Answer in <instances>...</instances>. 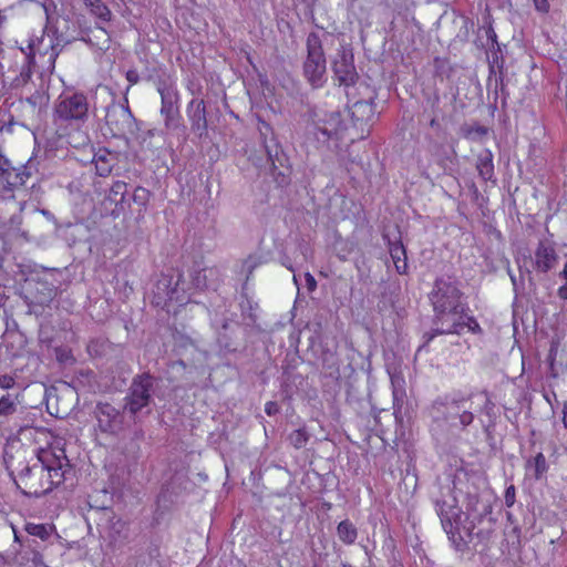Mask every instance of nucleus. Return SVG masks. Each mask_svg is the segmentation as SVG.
<instances>
[{
  "label": "nucleus",
  "instance_id": "obj_25",
  "mask_svg": "<svg viewBox=\"0 0 567 567\" xmlns=\"http://www.w3.org/2000/svg\"><path fill=\"white\" fill-rule=\"evenodd\" d=\"M174 302L178 303V305H185L188 302V299L186 296L178 295L177 287H175L174 289H172L167 292V300L165 302V306L168 308L167 311H171V307L173 306Z\"/></svg>",
  "mask_w": 567,
  "mask_h": 567
},
{
  "label": "nucleus",
  "instance_id": "obj_3",
  "mask_svg": "<svg viewBox=\"0 0 567 567\" xmlns=\"http://www.w3.org/2000/svg\"><path fill=\"white\" fill-rule=\"evenodd\" d=\"M441 406H444L446 412L445 420L451 426L460 425L465 427L474 420L472 410H481L489 414L494 408V403L488 393L482 391L472 394L470 399L453 400L446 404H440L437 408L435 406V409L440 411Z\"/></svg>",
  "mask_w": 567,
  "mask_h": 567
},
{
  "label": "nucleus",
  "instance_id": "obj_33",
  "mask_svg": "<svg viewBox=\"0 0 567 567\" xmlns=\"http://www.w3.org/2000/svg\"><path fill=\"white\" fill-rule=\"evenodd\" d=\"M16 385V379L12 375H0V388L3 390H10Z\"/></svg>",
  "mask_w": 567,
  "mask_h": 567
},
{
  "label": "nucleus",
  "instance_id": "obj_38",
  "mask_svg": "<svg viewBox=\"0 0 567 567\" xmlns=\"http://www.w3.org/2000/svg\"><path fill=\"white\" fill-rule=\"evenodd\" d=\"M558 296L559 298L567 300V284L559 287Z\"/></svg>",
  "mask_w": 567,
  "mask_h": 567
},
{
  "label": "nucleus",
  "instance_id": "obj_1",
  "mask_svg": "<svg viewBox=\"0 0 567 567\" xmlns=\"http://www.w3.org/2000/svg\"><path fill=\"white\" fill-rule=\"evenodd\" d=\"M68 470L65 451L51 445L38 451L35 462L23 468L16 482L24 494L41 496L60 485Z\"/></svg>",
  "mask_w": 567,
  "mask_h": 567
},
{
  "label": "nucleus",
  "instance_id": "obj_13",
  "mask_svg": "<svg viewBox=\"0 0 567 567\" xmlns=\"http://www.w3.org/2000/svg\"><path fill=\"white\" fill-rule=\"evenodd\" d=\"M557 259L554 246L547 241H539L535 250V268L540 272H547L555 266Z\"/></svg>",
  "mask_w": 567,
  "mask_h": 567
},
{
  "label": "nucleus",
  "instance_id": "obj_8",
  "mask_svg": "<svg viewBox=\"0 0 567 567\" xmlns=\"http://www.w3.org/2000/svg\"><path fill=\"white\" fill-rule=\"evenodd\" d=\"M105 122L114 136H123L134 131V117L130 109L124 105L107 107Z\"/></svg>",
  "mask_w": 567,
  "mask_h": 567
},
{
  "label": "nucleus",
  "instance_id": "obj_17",
  "mask_svg": "<svg viewBox=\"0 0 567 567\" xmlns=\"http://www.w3.org/2000/svg\"><path fill=\"white\" fill-rule=\"evenodd\" d=\"M93 162L100 176H107L112 172L113 157L109 152H99L95 154Z\"/></svg>",
  "mask_w": 567,
  "mask_h": 567
},
{
  "label": "nucleus",
  "instance_id": "obj_35",
  "mask_svg": "<svg viewBox=\"0 0 567 567\" xmlns=\"http://www.w3.org/2000/svg\"><path fill=\"white\" fill-rule=\"evenodd\" d=\"M126 80L131 83V84H136L140 80V76H138V73L136 70H128L126 72Z\"/></svg>",
  "mask_w": 567,
  "mask_h": 567
},
{
  "label": "nucleus",
  "instance_id": "obj_29",
  "mask_svg": "<svg viewBox=\"0 0 567 567\" xmlns=\"http://www.w3.org/2000/svg\"><path fill=\"white\" fill-rule=\"evenodd\" d=\"M3 173L8 175V184L11 187H14L18 184L24 183L23 178L14 169H12V171L4 169Z\"/></svg>",
  "mask_w": 567,
  "mask_h": 567
},
{
  "label": "nucleus",
  "instance_id": "obj_20",
  "mask_svg": "<svg viewBox=\"0 0 567 567\" xmlns=\"http://www.w3.org/2000/svg\"><path fill=\"white\" fill-rule=\"evenodd\" d=\"M527 468L536 480H539L548 470L546 457L543 453H537L527 463Z\"/></svg>",
  "mask_w": 567,
  "mask_h": 567
},
{
  "label": "nucleus",
  "instance_id": "obj_31",
  "mask_svg": "<svg viewBox=\"0 0 567 567\" xmlns=\"http://www.w3.org/2000/svg\"><path fill=\"white\" fill-rule=\"evenodd\" d=\"M176 103L162 102L161 113L165 115L166 123L174 116Z\"/></svg>",
  "mask_w": 567,
  "mask_h": 567
},
{
  "label": "nucleus",
  "instance_id": "obj_36",
  "mask_svg": "<svg viewBox=\"0 0 567 567\" xmlns=\"http://www.w3.org/2000/svg\"><path fill=\"white\" fill-rule=\"evenodd\" d=\"M305 278H306V281H307L308 289H309L310 291L315 290V289H316V287H317V281H316V279L313 278V276H312L311 274L307 272V274L305 275Z\"/></svg>",
  "mask_w": 567,
  "mask_h": 567
},
{
  "label": "nucleus",
  "instance_id": "obj_39",
  "mask_svg": "<svg viewBox=\"0 0 567 567\" xmlns=\"http://www.w3.org/2000/svg\"><path fill=\"white\" fill-rule=\"evenodd\" d=\"M563 423L565 429L567 430V401L564 403L563 408Z\"/></svg>",
  "mask_w": 567,
  "mask_h": 567
},
{
  "label": "nucleus",
  "instance_id": "obj_15",
  "mask_svg": "<svg viewBox=\"0 0 567 567\" xmlns=\"http://www.w3.org/2000/svg\"><path fill=\"white\" fill-rule=\"evenodd\" d=\"M390 256L399 274H405L408 270L406 252L401 241L389 243Z\"/></svg>",
  "mask_w": 567,
  "mask_h": 567
},
{
  "label": "nucleus",
  "instance_id": "obj_30",
  "mask_svg": "<svg viewBox=\"0 0 567 567\" xmlns=\"http://www.w3.org/2000/svg\"><path fill=\"white\" fill-rule=\"evenodd\" d=\"M134 202L140 205H145L148 199V190L143 187H137L134 192Z\"/></svg>",
  "mask_w": 567,
  "mask_h": 567
},
{
  "label": "nucleus",
  "instance_id": "obj_11",
  "mask_svg": "<svg viewBox=\"0 0 567 567\" xmlns=\"http://www.w3.org/2000/svg\"><path fill=\"white\" fill-rule=\"evenodd\" d=\"M95 416L97 427L103 433L115 434L122 429V416L118 410L109 403H100L96 406Z\"/></svg>",
  "mask_w": 567,
  "mask_h": 567
},
{
  "label": "nucleus",
  "instance_id": "obj_19",
  "mask_svg": "<svg viewBox=\"0 0 567 567\" xmlns=\"http://www.w3.org/2000/svg\"><path fill=\"white\" fill-rule=\"evenodd\" d=\"M20 403L19 395L8 393L0 398V416H9L17 412Z\"/></svg>",
  "mask_w": 567,
  "mask_h": 567
},
{
  "label": "nucleus",
  "instance_id": "obj_7",
  "mask_svg": "<svg viewBox=\"0 0 567 567\" xmlns=\"http://www.w3.org/2000/svg\"><path fill=\"white\" fill-rule=\"evenodd\" d=\"M436 507L445 533L449 535L460 534L464 513L456 505L455 498L450 496L449 499L437 502Z\"/></svg>",
  "mask_w": 567,
  "mask_h": 567
},
{
  "label": "nucleus",
  "instance_id": "obj_23",
  "mask_svg": "<svg viewBox=\"0 0 567 567\" xmlns=\"http://www.w3.org/2000/svg\"><path fill=\"white\" fill-rule=\"evenodd\" d=\"M352 116L357 120H369L373 114L372 104L369 102H355L351 109Z\"/></svg>",
  "mask_w": 567,
  "mask_h": 567
},
{
  "label": "nucleus",
  "instance_id": "obj_9",
  "mask_svg": "<svg viewBox=\"0 0 567 567\" xmlns=\"http://www.w3.org/2000/svg\"><path fill=\"white\" fill-rule=\"evenodd\" d=\"M332 69L340 84L349 86L354 84L358 74L353 64V54L351 49L341 45L332 61Z\"/></svg>",
  "mask_w": 567,
  "mask_h": 567
},
{
  "label": "nucleus",
  "instance_id": "obj_12",
  "mask_svg": "<svg viewBox=\"0 0 567 567\" xmlns=\"http://www.w3.org/2000/svg\"><path fill=\"white\" fill-rule=\"evenodd\" d=\"M192 130L202 136L207 130L206 107L203 100L193 99L186 109Z\"/></svg>",
  "mask_w": 567,
  "mask_h": 567
},
{
  "label": "nucleus",
  "instance_id": "obj_41",
  "mask_svg": "<svg viewBox=\"0 0 567 567\" xmlns=\"http://www.w3.org/2000/svg\"><path fill=\"white\" fill-rule=\"evenodd\" d=\"M560 277L567 281V261L564 265L563 271L560 272Z\"/></svg>",
  "mask_w": 567,
  "mask_h": 567
},
{
  "label": "nucleus",
  "instance_id": "obj_24",
  "mask_svg": "<svg viewBox=\"0 0 567 567\" xmlns=\"http://www.w3.org/2000/svg\"><path fill=\"white\" fill-rule=\"evenodd\" d=\"M25 532L31 536H35L44 540L50 536L51 528L44 524L28 523L25 525Z\"/></svg>",
  "mask_w": 567,
  "mask_h": 567
},
{
  "label": "nucleus",
  "instance_id": "obj_27",
  "mask_svg": "<svg viewBox=\"0 0 567 567\" xmlns=\"http://www.w3.org/2000/svg\"><path fill=\"white\" fill-rule=\"evenodd\" d=\"M391 382H392V385H393V399H394V402H396L399 399H402V396L404 394L403 390L401 389L403 380L401 378H399V377L392 375L391 377Z\"/></svg>",
  "mask_w": 567,
  "mask_h": 567
},
{
  "label": "nucleus",
  "instance_id": "obj_14",
  "mask_svg": "<svg viewBox=\"0 0 567 567\" xmlns=\"http://www.w3.org/2000/svg\"><path fill=\"white\" fill-rule=\"evenodd\" d=\"M157 91L161 95L162 102L177 103L178 92L176 83L171 75H167L165 79L157 82Z\"/></svg>",
  "mask_w": 567,
  "mask_h": 567
},
{
  "label": "nucleus",
  "instance_id": "obj_32",
  "mask_svg": "<svg viewBox=\"0 0 567 567\" xmlns=\"http://www.w3.org/2000/svg\"><path fill=\"white\" fill-rule=\"evenodd\" d=\"M259 265L258 259L256 257H248L243 262V271H246L248 275L254 271V269Z\"/></svg>",
  "mask_w": 567,
  "mask_h": 567
},
{
  "label": "nucleus",
  "instance_id": "obj_37",
  "mask_svg": "<svg viewBox=\"0 0 567 567\" xmlns=\"http://www.w3.org/2000/svg\"><path fill=\"white\" fill-rule=\"evenodd\" d=\"M277 411H278L277 403H275V402H267V403H266V405H265V412H266L268 415H272V414H275Z\"/></svg>",
  "mask_w": 567,
  "mask_h": 567
},
{
  "label": "nucleus",
  "instance_id": "obj_26",
  "mask_svg": "<svg viewBox=\"0 0 567 567\" xmlns=\"http://www.w3.org/2000/svg\"><path fill=\"white\" fill-rule=\"evenodd\" d=\"M289 441L295 447L300 449L307 443L308 436L303 430L299 429L289 435Z\"/></svg>",
  "mask_w": 567,
  "mask_h": 567
},
{
  "label": "nucleus",
  "instance_id": "obj_43",
  "mask_svg": "<svg viewBox=\"0 0 567 567\" xmlns=\"http://www.w3.org/2000/svg\"><path fill=\"white\" fill-rule=\"evenodd\" d=\"M55 55H56L55 53H51V56H50V58H51V59H54V58H55Z\"/></svg>",
  "mask_w": 567,
  "mask_h": 567
},
{
  "label": "nucleus",
  "instance_id": "obj_28",
  "mask_svg": "<svg viewBox=\"0 0 567 567\" xmlns=\"http://www.w3.org/2000/svg\"><path fill=\"white\" fill-rule=\"evenodd\" d=\"M126 184L124 182L117 181L112 185L111 194L116 196H120L118 200H123L124 195L126 193Z\"/></svg>",
  "mask_w": 567,
  "mask_h": 567
},
{
  "label": "nucleus",
  "instance_id": "obj_34",
  "mask_svg": "<svg viewBox=\"0 0 567 567\" xmlns=\"http://www.w3.org/2000/svg\"><path fill=\"white\" fill-rule=\"evenodd\" d=\"M505 503L508 507L513 506L515 503V487L513 485L506 488Z\"/></svg>",
  "mask_w": 567,
  "mask_h": 567
},
{
  "label": "nucleus",
  "instance_id": "obj_21",
  "mask_svg": "<svg viewBox=\"0 0 567 567\" xmlns=\"http://www.w3.org/2000/svg\"><path fill=\"white\" fill-rule=\"evenodd\" d=\"M84 3L96 18L104 22L110 21L111 11L101 0H84Z\"/></svg>",
  "mask_w": 567,
  "mask_h": 567
},
{
  "label": "nucleus",
  "instance_id": "obj_2",
  "mask_svg": "<svg viewBox=\"0 0 567 567\" xmlns=\"http://www.w3.org/2000/svg\"><path fill=\"white\" fill-rule=\"evenodd\" d=\"M430 300L434 310L435 324L434 332L429 337L431 341L437 334L460 330V318H464V311H468L466 302L463 301L455 279L439 278L430 295Z\"/></svg>",
  "mask_w": 567,
  "mask_h": 567
},
{
  "label": "nucleus",
  "instance_id": "obj_40",
  "mask_svg": "<svg viewBox=\"0 0 567 567\" xmlns=\"http://www.w3.org/2000/svg\"><path fill=\"white\" fill-rule=\"evenodd\" d=\"M29 49H30V51H31L32 56H28V60H29V63H32V62H33L34 54H35L34 44H33V43H31V44L29 45Z\"/></svg>",
  "mask_w": 567,
  "mask_h": 567
},
{
  "label": "nucleus",
  "instance_id": "obj_4",
  "mask_svg": "<svg viewBox=\"0 0 567 567\" xmlns=\"http://www.w3.org/2000/svg\"><path fill=\"white\" fill-rule=\"evenodd\" d=\"M315 130V135L319 142L328 143L337 150L354 141L338 112H331L318 118Z\"/></svg>",
  "mask_w": 567,
  "mask_h": 567
},
{
  "label": "nucleus",
  "instance_id": "obj_6",
  "mask_svg": "<svg viewBox=\"0 0 567 567\" xmlns=\"http://www.w3.org/2000/svg\"><path fill=\"white\" fill-rule=\"evenodd\" d=\"M54 115L60 121L83 123L89 117V103L81 93L60 95L54 106Z\"/></svg>",
  "mask_w": 567,
  "mask_h": 567
},
{
  "label": "nucleus",
  "instance_id": "obj_5",
  "mask_svg": "<svg viewBox=\"0 0 567 567\" xmlns=\"http://www.w3.org/2000/svg\"><path fill=\"white\" fill-rule=\"evenodd\" d=\"M307 52V59L303 64L305 75L313 87H320L324 83L326 56L321 40L317 33L308 35Z\"/></svg>",
  "mask_w": 567,
  "mask_h": 567
},
{
  "label": "nucleus",
  "instance_id": "obj_22",
  "mask_svg": "<svg viewBox=\"0 0 567 567\" xmlns=\"http://www.w3.org/2000/svg\"><path fill=\"white\" fill-rule=\"evenodd\" d=\"M460 330L458 331H452V332H445L444 334H453V333H456V334H460L463 332V330L465 328H467L468 331L473 332V333H481L482 329L478 324V322L476 321L475 318H473L472 316H470L467 313V311H464V318H460Z\"/></svg>",
  "mask_w": 567,
  "mask_h": 567
},
{
  "label": "nucleus",
  "instance_id": "obj_44",
  "mask_svg": "<svg viewBox=\"0 0 567 567\" xmlns=\"http://www.w3.org/2000/svg\"><path fill=\"white\" fill-rule=\"evenodd\" d=\"M14 538H16V540H19V537L16 532H14Z\"/></svg>",
  "mask_w": 567,
  "mask_h": 567
},
{
  "label": "nucleus",
  "instance_id": "obj_16",
  "mask_svg": "<svg viewBox=\"0 0 567 567\" xmlns=\"http://www.w3.org/2000/svg\"><path fill=\"white\" fill-rule=\"evenodd\" d=\"M480 176L484 181H489L494 174V164H493V155L486 150L482 152L477 157L476 164Z\"/></svg>",
  "mask_w": 567,
  "mask_h": 567
},
{
  "label": "nucleus",
  "instance_id": "obj_10",
  "mask_svg": "<svg viewBox=\"0 0 567 567\" xmlns=\"http://www.w3.org/2000/svg\"><path fill=\"white\" fill-rule=\"evenodd\" d=\"M152 385L153 380L150 375H141L133 381L127 402L131 413L135 414L148 404Z\"/></svg>",
  "mask_w": 567,
  "mask_h": 567
},
{
  "label": "nucleus",
  "instance_id": "obj_18",
  "mask_svg": "<svg viewBox=\"0 0 567 567\" xmlns=\"http://www.w3.org/2000/svg\"><path fill=\"white\" fill-rule=\"evenodd\" d=\"M338 537L344 544H353L357 539L358 533L354 525L349 520H342L337 527Z\"/></svg>",
  "mask_w": 567,
  "mask_h": 567
},
{
  "label": "nucleus",
  "instance_id": "obj_42",
  "mask_svg": "<svg viewBox=\"0 0 567 567\" xmlns=\"http://www.w3.org/2000/svg\"><path fill=\"white\" fill-rule=\"evenodd\" d=\"M293 282L298 286V279L296 275H293Z\"/></svg>",
  "mask_w": 567,
  "mask_h": 567
}]
</instances>
